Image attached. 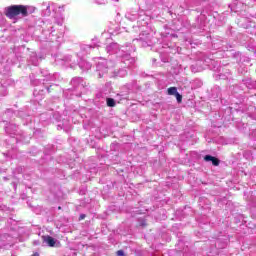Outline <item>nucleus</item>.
Instances as JSON below:
<instances>
[{"instance_id": "a211bd4d", "label": "nucleus", "mask_w": 256, "mask_h": 256, "mask_svg": "<svg viewBox=\"0 0 256 256\" xmlns=\"http://www.w3.org/2000/svg\"><path fill=\"white\" fill-rule=\"evenodd\" d=\"M177 88L176 87H170L168 88V95H175L177 94Z\"/></svg>"}, {"instance_id": "5701e85b", "label": "nucleus", "mask_w": 256, "mask_h": 256, "mask_svg": "<svg viewBox=\"0 0 256 256\" xmlns=\"http://www.w3.org/2000/svg\"><path fill=\"white\" fill-rule=\"evenodd\" d=\"M58 25H63V18H59L58 20L55 21Z\"/></svg>"}, {"instance_id": "20e7f679", "label": "nucleus", "mask_w": 256, "mask_h": 256, "mask_svg": "<svg viewBox=\"0 0 256 256\" xmlns=\"http://www.w3.org/2000/svg\"><path fill=\"white\" fill-rule=\"evenodd\" d=\"M64 61L65 65H69L71 69H75L76 65H79L80 69L83 71H89L91 69V63H89L87 60L81 59L79 62L73 61L72 56H66L62 59Z\"/></svg>"}, {"instance_id": "cd10ccee", "label": "nucleus", "mask_w": 256, "mask_h": 256, "mask_svg": "<svg viewBox=\"0 0 256 256\" xmlns=\"http://www.w3.org/2000/svg\"><path fill=\"white\" fill-rule=\"evenodd\" d=\"M9 223H13V220H12V219H10V220H9Z\"/></svg>"}, {"instance_id": "a878e982", "label": "nucleus", "mask_w": 256, "mask_h": 256, "mask_svg": "<svg viewBox=\"0 0 256 256\" xmlns=\"http://www.w3.org/2000/svg\"><path fill=\"white\" fill-rule=\"evenodd\" d=\"M80 219H85V214L80 215Z\"/></svg>"}, {"instance_id": "2eb2a0df", "label": "nucleus", "mask_w": 256, "mask_h": 256, "mask_svg": "<svg viewBox=\"0 0 256 256\" xmlns=\"http://www.w3.org/2000/svg\"><path fill=\"white\" fill-rule=\"evenodd\" d=\"M95 47H99V45L95 44V45H84L82 46V50L83 51H89L91 49H95Z\"/></svg>"}, {"instance_id": "9d476101", "label": "nucleus", "mask_w": 256, "mask_h": 256, "mask_svg": "<svg viewBox=\"0 0 256 256\" xmlns=\"http://www.w3.org/2000/svg\"><path fill=\"white\" fill-rule=\"evenodd\" d=\"M6 133H9L10 135H15L17 133V125L15 124H8L5 128Z\"/></svg>"}, {"instance_id": "f3484780", "label": "nucleus", "mask_w": 256, "mask_h": 256, "mask_svg": "<svg viewBox=\"0 0 256 256\" xmlns=\"http://www.w3.org/2000/svg\"><path fill=\"white\" fill-rule=\"evenodd\" d=\"M126 18L129 19V21H135L137 19V14H126Z\"/></svg>"}, {"instance_id": "0eeeda50", "label": "nucleus", "mask_w": 256, "mask_h": 256, "mask_svg": "<svg viewBox=\"0 0 256 256\" xmlns=\"http://www.w3.org/2000/svg\"><path fill=\"white\" fill-rule=\"evenodd\" d=\"M42 240L43 243H45L48 247H59V245H61V243L57 239L49 235L42 236Z\"/></svg>"}, {"instance_id": "6e6552de", "label": "nucleus", "mask_w": 256, "mask_h": 256, "mask_svg": "<svg viewBox=\"0 0 256 256\" xmlns=\"http://www.w3.org/2000/svg\"><path fill=\"white\" fill-rule=\"evenodd\" d=\"M13 243V237L9 236V234L0 235V244L1 245H11Z\"/></svg>"}, {"instance_id": "423d86ee", "label": "nucleus", "mask_w": 256, "mask_h": 256, "mask_svg": "<svg viewBox=\"0 0 256 256\" xmlns=\"http://www.w3.org/2000/svg\"><path fill=\"white\" fill-rule=\"evenodd\" d=\"M71 85L76 91H80V93L76 95L77 97H81V93H83V89H85V80L81 77H75L71 80Z\"/></svg>"}, {"instance_id": "f257e3e1", "label": "nucleus", "mask_w": 256, "mask_h": 256, "mask_svg": "<svg viewBox=\"0 0 256 256\" xmlns=\"http://www.w3.org/2000/svg\"><path fill=\"white\" fill-rule=\"evenodd\" d=\"M106 51L109 55H117L122 59V63H124V67H131L134 65L135 58L131 57V53H135V47L126 44V46H119L117 43H111L106 46Z\"/></svg>"}, {"instance_id": "9b49d317", "label": "nucleus", "mask_w": 256, "mask_h": 256, "mask_svg": "<svg viewBox=\"0 0 256 256\" xmlns=\"http://www.w3.org/2000/svg\"><path fill=\"white\" fill-rule=\"evenodd\" d=\"M109 97H107V94L106 93H103V92H99L97 95H96V102L98 103H105V101H107Z\"/></svg>"}, {"instance_id": "aec40b11", "label": "nucleus", "mask_w": 256, "mask_h": 256, "mask_svg": "<svg viewBox=\"0 0 256 256\" xmlns=\"http://www.w3.org/2000/svg\"><path fill=\"white\" fill-rule=\"evenodd\" d=\"M43 76L46 78V81H53V76L51 74L44 73Z\"/></svg>"}, {"instance_id": "1a4fd4ad", "label": "nucleus", "mask_w": 256, "mask_h": 256, "mask_svg": "<svg viewBox=\"0 0 256 256\" xmlns=\"http://www.w3.org/2000/svg\"><path fill=\"white\" fill-rule=\"evenodd\" d=\"M111 77H127V71L125 69L114 70Z\"/></svg>"}, {"instance_id": "4468645a", "label": "nucleus", "mask_w": 256, "mask_h": 256, "mask_svg": "<svg viewBox=\"0 0 256 256\" xmlns=\"http://www.w3.org/2000/svg\"><path fill=\"white\" fill-rule=\"evenodd\" d=\"M106 105L107 107H115L116 105L115 99L108 97L106 100Z\"/></svg>"}, {"instance_id": "39448f33", "label": "nucleus", "mask_w": 256, "mask_h": 256, "mask_svg": "<svg viewBox=\"0 0 256 256\" xmlns=\"http://www.w3.org/2000/svg\"><path fill=\"white\" fill-rule=\"evenodd\" d=\"M133 41H137L141 47H151L153 45V35L147 31H142L139 37Z\"/></svg>"}, {"instance_id": "f8f14e48", "label": "nucleus", "mask_w": 256, "mask_h": 256, "mask_svg": "<svg viewBox=\"0 0 256 256\" xmlns=\"http://www.w3.org/2000/svg\"><path fill=\"white\" fill-rule=\"evenodd\" d=\"M204 161H211L213 165H215V167H217L219 165V159L211 156V155H206L204 156Z\"/></svg>"}, {"instance_id": "ddd939ff", "label": "nucleus", "mask_w": 256, "mask_h": 256, "mask_svg": "<svg viewBox=\"0 0 256 256\" xmlns=\"http://www.w3.org/2000/svg\"><path fill=\"white\" fill-rule=\"evenodd\" d=\"M7 95V88L3 85H0V99H3Z\"/></svg>"}, {"instance_id": "7ed1b4c3", "label": "nucleus", "mask_w": 256, "mask_h": 256, "mask_svg": "<svg viewBox=\"0 0 256 256\" xmlns=\"http://www.w3.org/2000/svg\"><path fill=\"white\" fill-rule=\"evenodd\" d=\"M111 71V61H107L104 58H98L96 63V73L98 79H103V77H107V74Z\"/></svg>"}, {"instance_id": "f03ea898", "label": "nucleus", "mask_w": 256, "mask_h": 256, "mask_svg": "<svg viewBox=\"0 0 256 256\" xmlns=\"http://www.w3.org/2000/svg\"><path fill=\"white\" fill-rule=\"evenodd\" d=\"M35 8L24 5H12L4 9V13L8 19H15V17H27L29 13H33Z\"/></svg>"}, {"instance_id": "b1692460", "label": "nucleus", "mask_w": 256, "mask_h": 256, "mask_svg": "<svg viewBox=\"0 0 256 256\" xmlns=\"http://www.w3.org/2000/svg\"><path fill=\"white\" fill-rule=\"evenodd\" d=\"M117 255L118 256H125V252L123 250H118Z\"/></svg>"}, {"instance_id": "412c9836", "label": "nucleus", "mask_w": 256, "mask_h": 256, "mask_svg": "<svg viewBox=\"0 0 256 256\" xmlns=\"http://www.w3.org/2000/svg\"><path fill=\"white\" fill-rule=\"evenodd\" d=\"M174 96H176L178 103H181V101H183V96L181 94H179V92L177 94H175Z\"/></svg>"}, {"instance_id": "bb28decb", "label": "nucleus", "mask_w": 256, "mask_h": 256, "mask_svg": "<svg viewBox=\"0 0 256 256\" xmlns=\"http://www.w3.org/2000/svg\"><path fill=\"white\" fill-rule=\"evenodd\" d=\"M31 256H39L38 252H35L34 254H32Z\"/></svg>"}, {"instance_id": "6ab92c4d", "label": "nucleus", "mask_w": 256, "mask_h": 256, "mask_svg": "<svg viewBox=\"0 0 256 256\" xmlns=\"http://www.w3.org/2000/svg\"><path fill=\"white\" fill-rule=\"evenodd\" d=\"M243 83H244V85H246V87H248V89H251V87H253L251 85V79L243 80Z\"/></svg>"}, {"instance_id": "4be33fe9", "label": "nucleus", "mask_w": 256, "mask_h": 256, "mask_svg": "<svg viewBox=\"0 0 256 256\" xmlns=\"http://www.w3.org/2000/svg\"><path fill=\"white\" fill-rule=\"evenodd\" d=\"M95 3H97L98 5H105V3H107V0H95Z\"/></svg>"}, {"instance_id": "393cba45", "label": "nucleus", "mask_w": 256, "mask_h": 256, "mask_svg": "<svg viewBox=\"0 0 256 256\" xmlns=\"http://www.w3.org/2000/svg\"><path fill=\"white\" fill-rule=\"evenodd\" d=\"M45 89H46L47 93H50V92H51V91L49 90V86H46Z\"/></svg>"}, {"instance_id": "dca6fc26", "label": "nucleus", "mask_w": 256, "mask_h": 256, "mask_svg": "<svg viewBox=\"0 0 256 256\" xmlns=\"http://www.w3.org/2000/svg\"><path fill=\"white\" fill-rule=\"evenodd\" d=\"M30 61L32 62V65H35L37 67V65H39V60L37 59V56L35 54H33L30 57Z\"/></svg>"}, {"instance_id": "c85d7f7f", "label": "nucleus", "mask_w": 256, "mask_h": 256, "mask_svg": "<svg viewBox=\"0 0 256 256\" xmlns=\"http://www.w3.org/2000/svg\"><path fill=\"white\" fill-rule=\"evenodd\" d=\"M114 1H119V0H114Z\"/></svg>"}]
</instances>
